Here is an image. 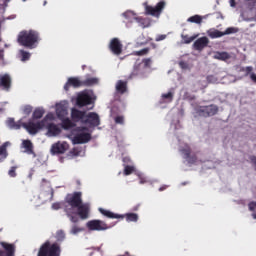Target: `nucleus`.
<instances>
[{
	"mask_svg": "<svg viewBox=\"0 0 256 256\" xmlns=\"http://www.w3.org/2000/svg\"><path fill=\"white\" fill-rule=\"evenodd\" d=\"M167 39V35H159L157 38H156V41H163Z\"/></svg>",
	"mask_w": 256,
	"mask_h": 256,
	"instance_id": "603ef678",
	"label": "nucleus"
},
{
	"mask_svg": "<svg viewBox=\"0 0 256 256\" xmlns=\"http://www.w3.org/2000/svg\"><path fill=\"white\" fill-rule=\"evenodd\" d=\"M75 131H77L78 134H76L72 139L73 145H83L85 143H89L91 139V135L89 133L83 132V131H88L87 127L79 126L75 129Z\"/></svg>",
	"mask_w": 256,
	"mask_h": 256,
	"instance_id": "39448f33",
	"label": "nucleus"
},
{
	"mask_svg": "<svg viewBox=\"0 0 256 256\" xmlns=\"http://www.w3.org/2000/svg\"><path fill=\"white\" fill-rule=\"evenodd\" d=\"M48 137H57V135L61 134V128L57 126L55 123H50L46 126Z\"/></svg>",
	"mask_w": 256,
	"mask_h": 256,
	"instance_id": "dca6fc26",
	"label": "nucleus"
},
{
	"mask_svg": "<svg viewBox=\"0 0 256 256\" xmlns=\"http://www.w3.org/2000/svg\"><path fill=\"white\" fill-rule=\"evenodd\" d=\"M71 87H74V89H78V87H83L82 80L77 77L68 78L66 84L64 85V90L69 91Z\"/></svg>",
	"mask_w": 256,
	"mask_h": 256,
	"instance_id": "4468645a",
	"label": "nucleus"
},
{
	"mask_svg": "<svg viewBox=\"0 0 256 256\" xmlns=\"http://www.w3.org/2000/svg\"><path fill=\"white\" fill-rule=\"evenodd\" d=\"M249 211L252 212L253 219H256V202H250L248 204Z\"/></svg>",
	"mask_w": 256,
	"mask_h": 256,
	"instance_id": "72a5a7b5",
	"label": "nucleus"
},
{
	"mask_svg": "<svg viewBox=\"0 0 256 256\" xmlns=\"http://www.w3.org/2000/svg\"><path fill=\"white\" fill-rule=\"evenodd\" d=\"M196 113L200 116V117H209V115L207 114V109L205 108V106H199L196 109Z\"/></svg>",
	"mask_w": 256,
	"mask_h": 256,
	"instance_id": "2f4dec72",
	"label": "nucleus"
},
{
	"mask_svg": "<svg viewBox=\"0 0 256 256\" xmlns=\"http://www.w3.org/2000/svg\"><path fill=\"white\" fill-rule=\"evenodd\" d=\"M207 35L208 37H210V39H219V37H224L223 32L213 28L207 31Z\"/></svg>",
	"mask_w": 256,
	"mask_h": 256,
	"instance_id": "5701e85b",
	"label": "nucleus"
},
{
	"mask_svg": "<svg viewBox=\"0 0 256 256\" xmlns=\"http://www.w3.org/2000/svg\"><path fill=\"white\" fill-rule=\"evenodd\" d=\"M133 171H135V167H133V166L126 165L124 167V175H131V173H133Z\"/></svg>",
	"mask_w": 256,
	"mask_h": 256,
	"instance_id": "79ce46f5",
	"label": "nucleus"
},
{
	"mask_svg": "<svg viewBox=\"0 0 256 256\" xmlns=\"http://www.w3.org/2000/svg\"><path fill=\"white\" fill-rule=\"evenodd\" d=\"M62 127L65 130L73 129V127H75V123H73L71 119L65 118L64 120H62Z\"/></svg>",
	"mask_w": 256,
	"mask_h": 256,
	"instance_id": "c85d7f7f",
	"label": "nucleus"
},
{
	"mask_svg": "<svg viewBox=\"0 0 256 256\" xmlns=\"http://www.w3.org/2000/svg\"><path fill=\"white\" fill-rule=\"evenodd\" d=\"M165 5H167V3H165L163 0L158 2L155 7L144 3L145 13L146 15H151L152 17H160L161 13H163V9H165Z\"/></svg>",
	"mask_w": 256,
	"mask_h": 256,
	"instance_id": "423d86ee",
	"label": "nucleus"
},
{
	"mask_svg": "<svg viewBox=\"0 0 256 256\" xmlns=\"http://www.w3.org/2000/svg\"><path fill=\"white\" fill-rule=\"evenodd\" d=\"M230 7H235L237 4L235 3V0H229Z\"/></svg>",
	"mask_w": 256,
	"mask_h": 256,
	"instance_id": "6e6d98bb",
	"label": "nucleus"
},
{
	"mask_svg": "<svg viewBox=\"0 0 256 256\" xmlns=\"http://www.w3.org/2000/svg\"><path fill=\"white\" fill-rule=\"evenodd\" d=\"M206 108V113L208 117H213V115H217L219 108L216 105L204 106Z\"/></svg>",
	"mask_w": 256,
	"mask_h": 256,
	"instance_id": "a878e982",
	"label": "nucleus"
},
{
	"mask_svg": "<svg viewBox=\"0 0 256 256\" xmlns=\"http://www.w3.org/2000/svg\"><path fill=\"white\" fill-rule=\"evenodd\" d=\"M7 157V148L5 146H0V161Z\"/></svg>",
	"mask_w": 256,
	"mask_h": 256,
	"instance_id": "a19ab883",
	"label": "nucleus"
},
{
	"mask_svg": "<svg viewBox=\"0 0 256 256\" xmlns=\"http://www.w3.org/2000/svg\"><path fill=\"white\" fill-rule=\"evenodd\" d=\"M0 87H2L4 91L11 89V76H9V74L0 75Z\"/></svg>",
	"mask_w": 256,
	"mask_h": 256,
	"instance_id": "f3484780",
	"label": "nucleus"
},
{
	"mask_svg": "<svg viewBox=\"0 0 256 256\" xmlns=\"http://www.w3.org/2000/svg\"><path fill=\"white\" fill-rule=\"evenodd\" d=\"M44 5H47V1H44Z\"/></svg>",
	"mask_w": 256,
	"mask_h": 256,
	"instance_id": "338daca9",
	"label": "nucleus"
},
{
	"mask_svg": "<svg viewBox=\"0 0 256 256\" xmlns=\"http://www.w3.org/2000/svg\"><path fill=\"white\" fill-rule=\"evenodd\" d=\"M182 185H187V182H183Z\"/></svg>",
	"mask_w": 256,
	"mask_h": 256,
	"instance_id": "69168bd1",
	"label": "nucleus"
},
{
	"mask_svg": "<svg viewBox=\"0 0 256 256\" xmlns=\"http://www.w3.org/2000/svg\"><path fill=\"white\" fill-rule=\"evenodd\" d=\"M241 71H244L245 77H248V75H251V73L253 72V67L248 66V67L242 68Z\"/></svg>",
	"mask_w": 256,
	"mask_h": 256,
	"instance_id": "a18cd8bd",
	"label": "nucleus"
},
{
	"mask_svg": "<svg viewBox=\"0 0 256 256\" xmlns=\"http://www.w3.org/2000/svg\"><path fill=\"white\" fill-rule=\"evenodd\" d=\"M126 217V221L128 223H137V221H139V215L135 214V213H127L125 214Z\"/></svg>",
	"mask_w": 256,
	"mask_h": 256,
	"instance_id": "c756f323",
	"label": "nucleus"
},
{
	"mask_svg": "<svg viewBox=\"0 0 256 256\" xmlns=\"http://www.w3.org/2000/svg\"><path fill=\"white\" fill-rule=\"evenodd\" d=\"M99 212L104 215V217H107L108 219H123L125 216L115 214L109 210H105L103 208H99Z\"/></svg>",
	"mask_w": 256,
	"mask_h": 256,
	"instance_id": "6ab92c4d",
	"label": "nucleus"
},
{
	"mask_svg": "<svg viewBox=\"0 0 256 256\" xmlns=\"http://www.w3.org/2000/svg\"><path fill=\"white\" fill-rule=\"evenodd\" d=\"M86 67H87V66H85V65L82 66L83 71H85V68H86Z\"/></svg>",
	"mask_w": 256,
	"mask_h": 256,
	"instance_id": "680f3d73",
	"label": "nucleus"
},
{
	"mask_svg": "<svg viewBox=\"0 0 256 256\" xmlns=\"http://www.w3.org/2000/svg\"><path fill=\"white\" fill-rule=\"evenodd\" d=\"M182 39L184 43H186V45H189V43H193V41L197 39V35L196 36L182 35Z\"/></svg>",
	"mask_w": 256,
	"mask_h": 256,
	"instance_id": "473e14b6",
	"label": "nucleus"
},
{
	"mask_svg": "<svg viewBox=\"0 0 256 256\" xmlns=\"http://www.w3.org/2000/svg\"><path fill=\"white\" fill-rule=\"evenodd\" d=\"M215 81H217V78H215V76L213 75L207 76L208 83H215Z\"/></svg>",
	"mask_w": 256,
	"mask_h": 256,
	"instance_id": "3c124183",
	"label": "nucleus"
},
{
	"mask_svg": "<svg viewBox=\"0 0 256 256\" xmlns=\"http://www.w3.org/2000/svg\"><path fill=\"white\" fill-rule=\"evenodd\" d=\"M69 150V144L67 142H57L51 147L52 155H63V153Z\"/></svg>",
	"mask_w": 256,
	"mask_h": 256,
	"instance_id": "9d476101",
	"label": "nucleus"
},
{
	"mask_svg": "<svg viewBox=\"0 0 256 256\" xmlns=\"http://www.w3.org/2000/svg\"><path fill=\"white\" fill-rule=\"evenodd\" d=\"M99 80L97 78L88 77L85 80H82V87H93V85H97Z\"/></svg>",
	"mask_w": 256,
	"mask_h": 256,
	"instance_id": "b1692460",
	"label": "nucleus"
},
{
	"mask_svg": "<svg viewBox=\"0 0 256 256\" xmlns=\"http://www.w3.org/2000/svg\"><path fill=\"white\" fill-rule=\"evenodd\" d=\"M179 66L182 67V69L185 68V62L183 61L179 62Z\"/></svg>",
	"mask_w": 256,
	"mask_h": 256,
	"instance_id": "4d7b16f0",
	"label": "nucleus"
},
{
	"mask_svg": "<svg viewBox=\"0 0 256 256\" xmlns=\"http://www.w3.org/2000/svg\"><path fill=\"white\" fill-rule=\"evenodd\" d=\"M129 161H130L129 158H127V157L123 158V162H124V163H129Z\"/></svg>",
	"mask_w": 256,
	"mask_h": 256,
	"instance_id": "13d9d810",
	"label": "nucleus"
},
{
	"mask_svg": "<svg viewBox=\"0 0 256 256\" xmlns=\"http://www.w3.org/2000/svg\"><path fill=\"white\" fill-rule=\"evenodd\" d=\"M214 59H218V61H227V59H231V55L227 52H216L214 54Z\"/></svg>",
	"mask_w": 256,
	"mask_h": 256,
	"instance_id": "393cba45",
	"label": "nucleus"
},
{
	"mask_svg": "<svg viewBox=\"0 0 256 256\" xmlns=\"http://www.w3.org/2000/svg\"><path fill=\"white\" fill-rule=\"evenodd\" d=\"M123 15L124 17H128V15H131V12H125Z\"/></svg>",
	"mask_w": 256,
	"mask_h": 256,
	"instance_id": "bf43d9fd",
	"label": "nucleus"
},
{
	"mask_svg": "<svg viewBox=\"0 0 256 256\" xmlns=\"http://www.w3.org/2000/svg\"><path fill=\"white\" fill-rule=\"evenodd\" d=\"M17 41L22 47L35 49L40 41L39 32L35 30H23L18 34Z\"/></svg>",
	"mask_w": 256,
	"mask_h": 256,
	"instance_id": "7ed1b4c3",
	"label": "nucleus"
},
{
	"mask_svg": "<svg viewBox=\"0 0 256 256\" xmlns=\"http://www.w3.org/2000/svg\"><path fill=\"white\" fill-rule=\"evenodd\" d=\"M143 74H144V72L141 69V64H135L134 68L130 74V79H134V77H140Z\"/></svg>",
	"mask_w": 256,
	"mask_h": 256,
	"instance_id": "4be33fe9",
	"label": "nucleus"
},
{
	"mask_svg": "<svg viewBox=\"0 0 256 256\" xmlns=\"http://www.w3.org/2000/svg\"><path fill=\"white\" fill-rule=\"evenodd\" d=\"M20 57H21V61L25 62V61H29V59H31V53L25 51V50H20Z\"/></svg>",
	"mask_w": 256,
	"mask_h": 256,
	"instance_id": "7c9ffc66",
	"label": "nucleus"
},
{
	"mask_svg": "<svg viewBox=\"0 0 256 256\" xmlns=\"http://www.w3.org/2000/svg\"><path fill=\"white\" fill-rule=\"evenodd\" d=\"M47 119H53V114H47L41 121L35 122L29 120L28 122H24L22 127H24L30 135H37L41 129L47 127Z\"/></svg>",
	"mask_w": 256,
	"mask_h": 256,
	"instance_id": "20e7f679",
	"label": "nucleus"
},
{
	"mask_svg": "<svg viewBox=\"0 0 256 256\" xmlns=\"http://www.w3.org/2000/svg\"><path fill=\"white\" fill-rule=\"evenodd\" d=\"M23 1H27V0H23Z\"/></svg>",
	"mask_w": 256,
	"mask_h": 256,
	"instance_id": "774afa93",
	"label": "nucleus"
},
{
	"mask_svg": "<svg viewBox=\"0 0 256 256\" xmlns=\"http://www.w3.org/2000/svg\"><path fill=\"white\" fill-rule=\"evenodd\" d=\"M142 62L144 63V67H151V58H145L142 60Z\"/></svg>",
	"mask_w": 256,
	"mask_h": 256,
	"instance_id": "8fccbe9b",
	"label": "nucleus"
},
{
	"mask_svg": "<svg viewBox=\"0 0 256 256\" xmlns=\"http://www.w3.org/2000/svg\"><path fill=\"white\" fill-rule=\"evenodd\" d=\"M24 115H31L33 113V106L31 105H25L22 109Z\"/></svg>",
	"mask_w": 256,
	"mask_h": 256,
	"instance_id": "4c0bfd02",
	"label": "nucleus"
},
{
	"mask_svg": "<svg viewBox=\"0 0 256 256\" xmlns=\"http://www.w3.org/2000/svg\"><path fill=\"white\" fill-rule=\"evenodd\" d=\"M150 49L149 48H143L142 50L135 51L134 55H137L138 57H143V55H147L149 53Z\"/></svg>",
	"mask_w": 256,
	"mask_h": 256,
	"instance_id": "e433bc0d",
	"label": "nucleus"
},
{
	"mask_svg": "<svg viewBox=\"0 0 256 256\" xmlns=\"http://www.w3.org/2000/svg\"><path fill=\"white\" fill-rule=\"evenodd\" d=\"M49 192H50V201H53V197L55 195V190H53V188H50Z\"/></svg>",
	"mask_w": 256,
	"mask_h": 256,
	"instance_id": "864d4df0",
	"label": "nucleus"
},
{
	"mask_svg": "<svg viewBox=\"0 0 256 256\" xmlns=\"http://www.w3.org/2000/svg\"><path fill=\"white\" fill-rule=\"evenodd\" d=\"M64 212L71 223H79L80 219H89V204L83 203V193H68L63 202Z\"/></svg>",
	"mask_w": 256,
	"mask_h": 256,
	"instance_id": "f257e3e1",
	"label": "nucleus"
},
{
	"mask_svg": "<svg viewBox=\"0 0 256 256\" xmlns=\"http://www.w3.org/2000/svg\"><path fill=\"white\" fill-rule=\"evenodd\" d=\"M22 145L25 149V153L28 155H35V151L33 150V142H31V140H24Z\"/></svg>",
	"mask_w": 256,
	"mask_h": 256,
	"instance_id": "aec40b11",
	"label": "nucleus"
},
{
	"mask_svg": "<svg viewBox=\"0 0 256 256\" xmlns=\"http://www.w3.org/2000/svg\"><path fill=\"white\" fill-rule=\"evenodd\" d=\"M237 31H239V29H237V28H235V27H229V28H227V29L223 32V34H224V36H225V35H231V34H233V33H237Z\"/></svg>",
	"mask_w": 256,
	"mask_h": 256,
	"instance_id": "ea45409f",
	"label": "nucleus"
},
{
	"mask_svg": "<svg viewBox=\"0 0 256 256\" xmlns=\"http://www.w3.org/2000/svg\"><path fill=\"white\" fill-rule=\"evenodd\" d=\"M5 251H0V256H15V246L13 244H3Z\"/></svg>",
	"mask_w": 256,
	"mask_h": 256,
	"instance_id": "a211bd4d",
	"label": "nucleus"
},
{
	"mask_svg": "<svg viewBox=\"0 0 256 256\" xmlns=\"http://www.w3.org/2000/svg\"><path fill=\"white\" fill-rule=\"evenodd\" d=\"M247 7L248 9H250V11H253V10L256 11V0H248Z\"/></svg>",
	"mask_w": 256,
	"mask_h": 256,
	"instance_id": "58836bf2",
	"label": "nucleus"
},
{
	"mask_svg": "<svg viewBox=\"0 0 256 256\" xmlns=\"http://www.w3.org/2000/svg\"><path fill=\"white\" fill-rule=\"evenodd\" d=\"M77 185H81V182H80V181H77Z\"/></svg>",
	"mask_w": 256,
	"mask_h": 256,
	"instance_id": "0e129e2a",
	"label": "nucleus"
},
{
	"mask_svg": "<svg viewBox=\"0 0 256 256\" xmlns=\"http://www.w3.org/2000/svg\"><path fill=\"white\" fill-rule=\"evenodd\" d=\"M109 49L114 55H121L123 53V44H121L119 38H113L110 41Z\"/></svg>",
	"mask_w": 256,
	"mask_h": 256,
	"instance_id": "9b49d317",
	"label": "nucleus"
},
{
	"mask_svg": "<svg viewBox=\"0 0 256 256\" xmlns=\"http://www.w3.org/2000/svg\"><path fill=\"white\" fill-rule=\"evenodd\" d=\"M188 23H196V25H201L203 23V17L200 15H194L187 19Z\"/></svg>",
	"mask_w": 256,
	"mask_h": 256,
	"instance_id": "cd10ccee",
	"label": "nucleus"
},
{
	"mask_svg": "<svg viewBox=\"0 0 256 256\" xmlns=\"http://www.w3.org/2000/svg\"><path fill=\"white\" fill-rule=\"evenodd\" d=\"M250 79H251V81H253V83H256V74L255 73H251L250 74Z\"/></svg>",
	"mask_w": 256,
	"mask_h": 256,
	"instance_id": "5fc2aeb1",
	"label": "nucleus"
},
{
	"mask_svg": "<svg viewBox=\"0 0 256 256\" xmlns=\"http://www.w3.org/2000/svg\"><path fill=\"white\" fill-rule=\"evenodd\" d=\"M63 203L61 202H55L52 204V209H54L55 211H58V209H61Z\"/></svg>",
	"mask_w": 256,
	"mask_h": 256,
	"instance_id": "09e8293b",
	"label": "nucleus"
},
{
	"mask_svg": "<svg viewBox=\"0 0 256 256\" xmlns=\"http://www.w3.org/2000/svg\"><path fill=\"white\" fill-rule=\"evenodd\" d=\"M181 153L183 154L184 159H186L190 165L197 163V155H191V148L189 146L181 149Z\"/></svg>",
	"mask_w": 256,
	"mask_h": 256,
	"instance_id": "ddd939ff",
	"label": "nucleus"
},
{
	"mask_svg": "<svg viewBox=\"0 0 256 256\" xmlns=\"http://www.w3.org/2000/svg\"><path fill=\"white\" fill-rule=\"evenodd\" d=\"M86 227L89 231H107L109 229L107 223L102 220H90L87 222Z\"/></svg>",
	"mask_w": 256,
	"mask_h": 256,
	"instance_id": "6e6552de",
	"label": "nucleus"
},
{
	"mask_svg": "<svg viewBox=\"0 0 256 256\" xmlns=\"http://www.w3.org/2000/svg\"><path fill=\"white\" fill-rule=\"evenodd\" d=\"M45 115V110L43 108H36L32 114V119H41Z\"/></svg>",
	"mask_w": 256,
	"mask_h": 256,
	"instance_id": "bb28decb",
	"label": "nucleus"
},
{
	"mask_svg": "<svg viewBox=\"0 0 256 256\" xmlns=\"http://www.w3.org/2000/svg\"><path fill=\"white\" fill-rule=\"evenodd\" d=\"M91 103H93V97H91L90 93L81 92L78 94L76 99V105H78V107H85L91 105Z\"/></svg>",
	"mask_w": 256,
	"mask_h": 256,
	"instance_id": "1a4fd4ad",
	"label": "nucleus"
},
{
	"mask_svg": "<svg viewBox=\"0 0 256 256\" xmlns=\"http://www.w3.org/2000/svg\"><path fill=\"white\" fill-rule=\"evenodd\" d=\"M9 177H17V166H12L8 171Z\"/></svg>",
	"mask_w": 256,
	"mask_h": 256,
	"instance_id": "37998d69",
	"label": "nucleus"
},
{
	"mask_svg": "<svg viewBox=\"0 0 256 256\" xmlns=\"http://www.w3.org/2000/svg\"><path fill=\"white\" fill-rule=\"evenodd\" d=\"M81 231H83V229L79 228V226L77 225L72 226V229H71L72 235H77V233H81Z\"/></svg>",
	"mask_w": 256,
	"mask_h": 256,
	"instance_id": "de8ad7c7",
	"label": "nucleus"
},
{
	"mask_svg": "<svg viewBox=\"0 0 256 256\" xmlns=\"http://www.w3.org/2000/svg\"><path fill=\"white\" fill-rule=\"evenodd\" d=\"M159 191H165V187H160Z\"/></svg>",
	"mask_w": 256,
	"mask_h": 256,
	"instance_id": "052dcab7",
	"label": "nucleus"
},
{
	"mask_svg": "<svg viewBox=\"0 0 256 256\" xmlns=\"http://www.w3.org/2000/svg\"><path fill=\"white\" fill-rule=\"evenodd\" d=\"M56 114L58 115V117H65V115H67V110L63 107H57Z\"/></svg>",
	"mask_w": 256,
	"mask_h": 256,
	"instance_id": "c9c22d12",
	"label": "nucleus"
},
{
	"mask_svg": "<svg viewBox=\"0 0 256 256\" xmlns=\"http://www.w3.org/2000/svg\"><path fill=\"white\" fill-rule=\"evenodd\" d=\"M116 91L117 93H120V95L127 93V82L123 80H119L116 83Z\"/></svg>",
	"mask_w": 256,
	"mask_h": 256,
	"instance_id": "412c9836",
	"label": "nucleus"
},
{
	"mask_svg": "<svg viewBox=\"0 0 256 256\" xmlns=\"http://www.w3.org/2000/svg\"><path fill=\"white\" fill-rule=\"evenodd\" d=\"M114 121L117 125H123L125 123V117L123 116H116Z\"/></svg>",
	"mask_w": 256,
	"mask_h": 256,
	"instance_id": "c03bdc74",
	"label": "nucleus"
},
{
	"mask_svg": "<svg viewBox=\"0 0 256 256\" xmlns=\"http://www.w3.org/2000/svg\"><path fill=\"white\" fill-rule=\"evenodd\" d=\"M56 242L51 244L47 240L39 249L38 256H61V244L65 241V232L63 230H58L56 232Z\"/></svg>",
	"mask_w": 256,
	"mask_h": 256,
	"instance_id": "f03ea898",
	"label": "nucleus"
},
{
	"mask_svg": "<svg viewBox=\"0 0 256 256\" xmlns=\"http://www.w3.org/2000/svg\"><path fill=\"white\" fill-rule=\"evenodd\" d=\"M87 115L86 111H81L77 108H72L71 109V119L74 121V123H79L81 121H85V116Z\"/></svg>",
	"mask_w": 256,
	"mask_h": 256,
	"instance_id": "f8f14e48",
	"label": "nucleus"
},
{
	"mask_svg": "<svg viewBox=\"0 0 256 256\" xmlns=\"http://www.w3.org/2000/svg\"><path fill=\"white\" fill-rule=\"evenodd\" d=\"M83 125H89L90 127H99L101 125V119L99 118V114L97 112H90L86 114Z\"/></svg>",
	"mask_w": 256,
	"mask_h": 256,
	"instance_id": "0eeeda50",
	"label": "nucleus"
},
{
	"mask_svg": "<svg viewBox=\"0 0 256 256\" xmlns=\"http://www.w3.org/2000/svg\"><path fill=\"white\" fill-rule=\"evenodd\" d=\"M8 125L9 127H11V129H21V125L17 124V122H15V119L10 118L8 120Z\"/></svg>",
	"mask_w": 256,
	"mask_h": 256,
	"instance_id": "f704fd0d",
	"label": "nucleus"
},
{
	"mask_svg": "<svg viewBox=\"0 0 256 256\" xmlns=\"http://www.w3.org/2000/svg\"><path fill=\"white\" fill-rule=\"evenodd\" d=\"M11 0H4L5 3H9Z\"/></svg>",
	"mask_w": 256,
	"mask_h": 256,
	"instance_id": "e2e57ef3",
	"label": "nucleus"
},
{
	"mask_svg": "<svg viewBox=\"0 0 256 256\" xmlns=\"http://www.w3.org/2000/svg\"><path fill=\"white\" fill-rule=\"evenodd\" d=\"M207 45H209V38L203 36L201 38H198L194 42L193 47H194L195 51H203L205 49V47H207Z\"/></svg>",
	"mask_w": 256,
	"mask_h": 256,
	"instance_id": "2eb2a0df",
	"label": "nucleus"
},
{
	"mask_svg": "<svg viewBox=\"0 0 256 256\" xmlns=\"http://www.w3.org/2000/svg\"><path fill=\"white\" fill-rule=\"evenodd\" d=\"M162 99H167L171 103V101H173V92L162 94Z\"/></svg>",
	"mask_w": 256,
	"mask_h": 256,
	"instance_id": "49530a36",
	"label": "nucleus"
}]
</instances>
